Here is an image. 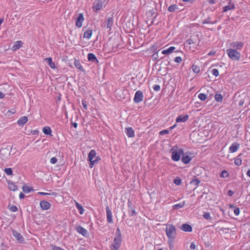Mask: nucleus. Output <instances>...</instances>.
<instances>
[{
  "label": "nucleus",
  "instance_id": "20",
  "mask_svg": "<svg viewBox=\"0 0 250 250\" xmlns=\"http://www.w3.org/2000/svg\"><path fill=\"white\" fill-rule=\"evenodd\" d=\"M7 183L8 185V188L10 190H12V191H16V190H18V187L15 184V183H14L9 180H7Z\"/></svg>",
  "mask_w": 250,
  "mask_h": 250
},
{
  "label": "nucleus",
  "instance_id": "53",
  "mask_svg": "<svg viewBox=\"0 0 250 250\" xmlns=\"http://www.w3.org/2000/svg\"><path fill=\"white\" fill-rule=\"evenodd\" d=\"M168 133H169V130H167V129L163 130L159 132V134L161 135H164L165 134H167Z\"/></svg>",
  "mask_w": 250,
  "mask_h": 250
},
{
  "label": "nucleus",
  "instance_id": "45",
  "mask_svg": "<svg viewBox=\"0 0 250 250\" xmlns=\"http://www.w3.org/2000/svg\"><path fill=\"white\" fill-rule=\"evenodd\" d=\"M201 182L199 179H194L191 182L190 184L194 186H198Z\"/></svg>",
  "mask_w": 250,
  "mask_h": 250
},
{
  "label": "nucleus",
  "instance_id": "19",
  "mask_svg": "<svg viewBox=\"0 0 250 250\" xmlns=\"http://www.w3.org/2000/svg\"><path fill=\"white\" fill-rule=\"evenodd\" d=\"M180 229L184 231L191 232L192 229L190 225L188 224H184L180 227Z\"/></svg>",
  "mask_w": 250,
  "mask_h": 250
},
{
  "label": "nucleus",
  "instance_id": "44",
  "mask_svg": "<svg viewBox=\"0 0 250 250\" xmlns=\"http://www.w3.org/2000/svg\"><path fill=\"white\" fill-rule=\"evenodd\" d=\"M8 208L9 210L13 212H16L18 211V208L15 205H9Z\"/></svg>",
  "mask_w": 250,
  "mask_h": 250
},
{
  "label": "nucleus",
  "instance_id": "30",
  "mask_svg": "<svg viewBox=\"0 0 250 250\" xmlns=\"http://www.w3.org/2000/svg\"><path fill=\"white\" fill-rule=\"evenodd\" d=\"M22 42L21 41H17L12 47L13 50H16L22 46Z\"/></svg>",
  "mask_w": 250,
  "mask_h": 250
},
{
  "label": "nucleus",
  "instance_id": "48",
  "mask_svg": "<svg viewBox=\"0 0 250 250\" xmlns=\"http://www.w3.org/2000/svg\"><path fill=\"white\" fill-rule=\"evenodd\" d=\"M198 98L200 100L204 101L207 99V96L204 93H200L198 95Z\"/></svg>",
  "mask_w": 250,
  "mask_h": 250
},
{
  "label": "nucleus",
  "instance_id": "56",
  "mask_svg": "<svg viewBox=\"0 0 250 250\" xmlns=\"http://www.w3.org/2000/svg\"><path fill=\"white\" fill-rule=\"evenodd\" d=\"M50 162L52 164H55L57 162V159L55 157H54L51 158Z\"/></svg>",
  "mask_w": 250,
  "mask_h": 250
},
{
  "label": "nucleus",
  "instance_id": "18",
  "mask_svg": "<svg viewBox=\"0 0 250 250\" xmlns=\"http://www.w3.org/2000/svg\"><path fill=\"white\" fill-rule=\"evenodd\" d=\"M40 206L42 209L47 210L50 208L51 204L47 201L42 200L40 202Z\"/></svg>",
  "mask_w": 250,
  "mask_h": 250
},
{
  "label": "nucleus",
  "instance_id": "1",
  "mask_svg": "<svg viewBox=\"0 0 250 250\" xmlns=\"http://www.w3.org/2000/svg\"><path fill=\"white\" fill-rule=\"evenodd\" d=\"M166 232L167 237L168 238V242H172L173 239L175 238L177 235L176 229L172 224H168L167 225Z\"/></svg>",
  "mask_w": 250,
  "mask_h": 250
},
{
  "label": "nucleus",
  "instance_id": "62",
  "mask_svg": "<svg viewBox=\"0 0 250 250\" xmlns=\"http://www.w3.org/2000/svg\"><path fill=\"white\" fill-rule=\"evenodd\" d=\"M233 194H234V192L233 191H232L231 190H229L228 191V196H231L233 195Z\"/></svg>",
  "mask_w": 250,
  "mask_h": 250
},
{
  "label": "nucleus",
  "instance_id": "14",
  "mask_svg": "<svg viewBox=\"0 0 250 250\" xmlns=\"http://www.w3.org/2000/svg\"><path fill=\"white\" fill-rule=\"evenodd\" d=\"M188 118L189 115L188 114L185 115H180L177 117L176 122L177 123L185 122L188 119Z\"/></svg>",
  "mask_w": 250,
  "mask_h": 250
},
{
  "label": "nucleus",
  "instance_id": "33",
  "mask_svg": "<svg viewBox=\"0 0 250 250\" xmlns=\"http://www.w3.org/2000/svg\"><path fill=\"white\" fill-rule=\"evenodd\" d=\"M92 34V30L88 29L87 31H85L83 34V38H86L87 39H89Z\"/></svg>",
  "mask_w": 250,
  "mask_h": 250
},
{
  "label": "nucleus",
  "instance_id": "11",
  "mask_svg": "<svg viewBox=\"0 0 250 250\" xmlns=\"http://www.w3.org/2000/svg\"><path fill=\"white\" fill-rule=\"evenodd\" d=\"M84 21V17L82 13H80L76 19V25L80 28L82 26V23Z\"/></svg>",
  "mask_w": 250,
  "mask_h": 250
},
{
  "label": "nucleus",
  "instance_id": "63",
  "mask_svg": "<svg viewBox=\"0 0 250 250\" xmlns=\"http://www.w3.org/2000/svg\"><path fill=\"white\" fill-rule=\"evenodd\" d=\"M244 104V100H242L241 99L239 102V103H238V105L239 106H242Z\"/></svg>",
  "mask_w": 250,
  "mask_h": 250
},
{
  "label": "nucleus",
  "instance_id": "22",
  "mask_svg": "<svg viewBox=\"0 0 250 250\" xmlns=\"http://www.w3.org/2000/svg\"><path fill=\"white\" fill-rule=\"evenodd\" d=\"M182 157L181 159V161H182V162L185 164H188L191 160L190 157L187 154H186L184 151L183 154H182Z\"/></svg>",
  "mask_w": 250,
  "mask_h": 250
},
{
  "label": "nucleus",
  "instance_id": "24",
  "mask_svg": "<svg viewBox=\"0 0 250 250\" xmlns=\"http://www.w3.org/2000/svg\"><path fill=\"white\" fill-rule=\"evenodd\" d=\"M44 61L49 65L52 69H55L56 68V65L54 62H52V58H47L44 59Z\"/></svg>",
  "mask_w": 250,
  "mask_h": 250
},
{
  "label": "nucleus",
  "instance_id": "27",
  "mask_svg": "<svg viewBox=\"0 0 250 250\" xmlns=\"http://www.w3.org/2000/svg\"><path fill=\"white\" fill-rule=\"evenodd\" d=\"M175 47L174 46H171L168 48L167 49L163 50L162 51V53L164 55H168L171 53H172L174 50L175 49Z\"/></svg>",
  "mask_w": 250,
  "mask_h": 250
},
{
  "label": "nucleus",
  "instance_id": "39",
  "mask_svg": "<svg viewBox=\"0 0 250 250\" xmlns=\"http://www.w3.org/2000/svg\"><path fill=\"white\" fill-rule=\"evenodd\" d=\"M229 173L226 170H223L222 171L220 174V176L222 178H228L229 177Z\"/></svg>",
  "mask_w": 250,
  "mask_h": 250
},
{
  "label": "nucleus",
  "instance_id": "2",
  "mask_svg": "<svg viewBox=\"0 0 250 250\" xmlns=\"http://www.w3.org/2000/svg\"><path fill=\"white\" fill-rule=\"evenodd\" d=\"M122 242V235L119 228H117L113 243L111 245L110 250H118Z\"/></svg>",
  "mask_w": 250,
  "mask_h": 250
},
{
  "label": "nucleus",
  "instance_id": "17",
  "mask_svg": "<svg viewBox=\"0 0 250 250\" xmlns=\"http://www.w3.org/2000/svg\"><path fill=\"white\" fill-rule=\"evenodd\" d=\"M128 36L131 37V39H130L129 38H128L127 43L129 44V45L127 46L126 48L129 50H131L132 48H134V39L130 35H128Z\"/></svg>",
  "mask_w": 250,
  "mask_h": 250
},
{
  "label": "nucleus",
  "instance_id": "60",
  "mask_svg": "<svg viewBox=\"0 0 250 250\" xmlns=\"http://www.w3.org/2000/svg\"><path fill=\"white\" fill-rule=\"evenodd\" d=\"M82 105H83V107L84 109H87V104H86V102L85 101H82Z\"/></svg>",
  "mask_w": 250,
  "mask_h": 250
},
{
  "label": "nucleus",
  "instance_id": "36",
  "mask_svg": "<svg viewBox=\"0 0 250 250\" xmlns=\"http://www.w3.org/2000/svg\"><path fill=\"white\" fill-rule=\"evenodd\" d=\"M179 8L176 4H173L170 5L168 8V11L170 12H174L176 10H178Z\"/></svg>",
  "mask_w": 250,
  "mask_h": 250
},
{
  "label": "nucleus",
  "instance_id": "64",
  "mask_svg": "<svg viewBox=\"0 0 250 250\" xmlns=\"http://www.w3.org/2000/svg\"><path fill=\"white\" fill-rule=\"evenodd\" d=\"M25 197V195L22 193L21 192L19 195V197L21 199L24 198Z\"/></svg>",
  "mask_w": 250,
  "mask_h": 250
},
{
  "label": "nucleus",
  "instance_id": "42",
  "mask_svg": "<svg viewBox=\"0 0 250 250\" xmlns=\"http://www.w3.org/2000/svg\"><path fill=\"white\" fill-rule=\"evenodd\" d=\"M192 69L195 73H198L200 71V67L194 64L192 66Z\"/></svg>",
  "mask_w": 250,
  "mask_h": 250
},
{
  "label": "nucleus",
  "instance_id": "54",
  "mask_svg": "<svg viewBox=\"0 0 250 250\" xmlns=\"http://www.w3.org/2000/svg\"><path fill=\"white\" fill-rule=\"evenodd\" d=\"M162 63L164 64L165 66H167L170 64V62L168 60V58H167L162 62Z\"/></svg>",
  "mask_w": 250,
  "mask_h": 250
},
{
  "label": "nucleus",
  "instance_id": "52",
  "mask_svg": "<svg viewBox=\"0 0 250 250\" xmlns=\"http://www.w3.org/2000/svg\"><path fill=\"white\" fill-rule=\"evenodd\" d=\"M89 161H90L89 167L91 168H92L94 165L97 163L95 159L94 160H91Z\"/></svg>",
  "mask_w": 250,
  "mask_h": 250
},
{
  "label": "nucleus",
  "instance_id": "10",
  "mask_svg": "<svg viewBox=\"0 0 250 250\" xmlns=\"http://www.w3.org/2000/svg\"><path fill=\"white\" fill-rule=\"evenodd\" d=\"M12 233L15 238L21 243H23L24 239L23 236L20 233L18 232L16 230H13Z\"/></svg>",
  "mask_w": 250,
  "mask_h": 250
},
{
  "label": "nucleus",
  "instance_id": "29",
  "mask_svg": "<svg viewBox=\"0 0 250 250\" xmlns=\"http://www.w3.org/2000/svg\"><path fill=\"white\" fill-rule=\"evenodd\" d=\"M106 23V27L108 29H111V27L113 24V19L112 17H109L107 21H105Z\"/></svg>",
  "mask_w": 250,
  "mask_h": 250
},
{
  "label": "nucleus",
  "instance_id": "25",
  "mask_svg": "<svg viewBox=\"0 0 250 250\" xmlns=\"http://www.w3.org/2000/svg\"><path fill=\"white\" fill-rule=\"evenodd\" d=\"M77 230L79 233H81L84 236H85L87 234V230L81 226H79L77 228Z\"/></svg>",
  "mask_w": 250,
  "mask_h": 250
},
{
  "label": "nucleus",
  "instance_id": "40",
  "mask_svg": "<svg viewBox=\"0 0 250 250\" xmlns=\"http://www.w3.org/2000/svg\"><path fill=\"white\" fill-rule=\"evenodd\" d=\"M214 98L215 100L218 102H221L223 100V96L221 94H216Z\"/></svg>",
  "mask_w": 250,
  "mask_h": 250
},
{
  "label": "nucleus",
  "instance_id": "9",
  "mask_svg": "<svg viewBox=\"0 0 250 250\" xmlns=\"http://www.w3.org/2000/svg\"><path fill=\"white\" fill-rule=\"evenodd\" d=\"M103 3L101 0H96L92 7L93 10L95 12H97L100 10L102 7Z\"/></svg>",
  "mask_w": 250,
  "mask_h": 250
},
{
  "label": "nucleus",
  "instance_id": "38",
  "mask_svg": "<svg viewBox=\"0 0 250 250\" xmlns=\"http://www.w3.org/2000/svg\"><path fill=\"white\" fill-rule=\"evenodd\" d=\"M76 208L79 210V213L81 214H83V213L84 209L81 204L76 203Z\"/></svg>",
  "mask_w": 250,
  "mask_h": 250
},
{
  "label": "nucleus",
  "instance_id": "57",
  "mask_svg": "<svg viewBox=\"0 0 250 250\" xmlns=\"http://www.w3.org/2000/svg\"><path fill=\"white\" fill-rule=\"evenodd\" d=\"M234 214L237 216L240 213V209L239 208H234Z\"/></svg>",
  "mask_w": 250,
  "mask_h": 250
},
{
  "label": "nucleus",
  "instance_id": "12",
  "mask_svg": "<svg viewBox=\"0 0 250 250\" xmlns=\"http://www.w3.org/2000/svg\"><path fill=\"white\" fill-rule=\"evenodd\" d=\"M244 44V43L241 42H233L230 44V46L236 49H241Z\"/></svg>",
  "mask_w": 250,
  "mask_h": 250
},
{
  "label": "nucleus",
  "instance_id": "59",
  "mask_svg": "<svg viewBox=\"0 0 250 250\" xmlns=\"http://www.w3.org/2000/svg\"><path fill=\"white\" fill-rule=\"evenodd\" d=\"M53 250H65L59 247H57V246H53Z\"/></svg>",
  "mask_w": 250,
  "mask_h": 250
},
{
  "label": "nucleus",
  "instance_id": "37",
  "mask_svg": "<svg viewBox=\"0 0 250 250\" xmlns=\"http://www.w3.org/2000/svg\"><path fill=\"white\" fill-rule=\"evenodd\" d=\"M22 190L25 193H29L31 191H34V189L32 188H30L27 186H23L22 187Z\"/></svg>",
  "mask_w": 250,
  "mask_h": 250
},
{
  "label": "nucleus",
  "instance_id": "61",
  "mask_svg": "<svg viewBox=\"0 0 250 250\" xmlns=\"http://www.w3.org/2000/svg\"><path fill=\"white\" fill-rule=\"evenodd\" d=\"M196 248V245L194 243H192L190 246V249L191 250H194Z\"/></svg>",
  "mask_w": 250,
  "mask_h": 250
},
{
  "label": "nucleus",
  "instance_id": "5",
  "mask_svg": "<svg viewBox=\"0 0 250 250\" xmlns=\"http://www.w3.org/2000/svg\"><path fill=\"white\" fill-rule=\"evenodd\" d=\"M183 154V149H179L178 150H174L172 151L171 159L174 161H178Z\"/></svg>",
  "mask_w": 250,
  "mask_h": 250
},
{
  "label": "nucleus",
  "instance_id": "6",
  "mask_svg": "<svg viewBox=\"0 0 250 250\" xmlns=\"http://www.w3.org/2000/svg\"><path fill=\"white\" fill-rule=\"evenodd\" d=\"M144 95L143 92L140 90H138L135 94L134 101L135 103H139L143 101Z\"/></svg>",
  "mask_w": 250,
  "mask_h": 250
},
{
  "label": "nucleus",
  "instance_id": "13",
  "mask_svg": "<svg viewBox=\"0 0 250 250\" xmlns=\"http://www.w3.org/2000/svg\"><path fill=\"white\" fill-rule=\"evenodd\" d=\"M128 211L131 212V216L135 215L136 214V212L135 211V208L134 207V204L130 201V200H128Z\"/></svg>",
  "mask_w": 250,
  "mask_h": 250
},
{
  "label": "nucleus",
  "instance_id": "43",
  "mask_svg": "<svg viewBox=\"0 0 250 250\" xmlns=\"http://www.w3.org/2000/svg\"><path fill=\"white\" fill-rule=\"evenodd\" d=\"M38 194L42 195H54L56 196L57 194V193L55 192H52L51 193H47L43 192H39Z\"/></svg>",
  "mask_w": 250,
  "mask_h": 250
},
{
  "label": "nucleus",
  "instance_id": "55",
  "mask_svg": "<svg viewBox=\"0 0 250 250\" xmlns=\"http://www.w3.org/2000/svg\"><path fill=\"white\" fill-rule=\"evenodd\" d=\"M182 60L181 57H176L174 59V62L177 63H180L182 62Z\"/></svg>",
  "mask_w": 250,
  "mask_h": 250
},
{
  "label": "nucleus",
  "instance_id": "28",
  "mask_svg": "<svg viewBox=\"0 0 250 250\" xmlns=\"http://www.w3.org/2000/svg\"><path fill=\"white\" fill-rule=\"evenodd\" d=\"M198 37V35L193 36L190 39L186 41V43L189 45L191 44H195L196 43V38Z\"/></svg>",
  "mask_w": 250,
  "mask_h": 250
},
{
  "label": "nucleus",
  "instance_id": "41",
  "mask_svg": "<svg viewBox=\"0 0 250 250\" xmlns=\"http://www.w3.org/2000/svg\"><path fill=\"white\" fill-rule=\"evenodd\" d=\"M203 217L207 220H210L211 219V217L210 215V213L208 212H204L203 214Z\"/></svg>",
  "mask_w": 250,
  "mask_h": 250
},
{
  "label": "nucleus",
  "instance_id": "26",
  "mask_svg": "<svg viewBox=\"0 0 250 250\" xmlns=\"http://www.w3.org/2000/svg\"><path fill=\"white\" fill-rule=\"evenodd\" d=\"M126 134L128 137H133L135 136L134 131L132 127H126Z\"/></svg>",
  "mask_w": 250,
  "mask_h": 250
},
{
  "label": "nucleus",
  "instance_id": "23",
  "mask_svg": "<svg viewBox=\"0 0 250 250\" xmlns=\"http://www.w3.org/2000/svg\"><path fill=\"white\" fill-rule=\"evenodd\" d=\"M28 121L26 116L21 117L17 121V124L19 126H23Z\"/></svg>",
  "mask_w": 250,
  "mask_h": 250
},
{
  "label": "nucleus",
  "instance_id": "34",
  "mask_svg": "<svg viewBox=\"0 0 250 250\" xmlns=\"http://www.w3.org/2000/svg\"><path fill=\"white\" fill-rule=\"evenodd\" d=\"M42 131L45 135H49L51 136H52V135L51 134V128L49 126H44L42 129Z\"/></svg>",
  "mask_w": 250,
  "mask_h": 250
},
{
  "label": "nucleus",
  "instance_id": "58",
  "mask_svg": "<svg viewBox=\"0 0 250 250\" xmlns=\"http://www.w3.org/2000/svg\"><path fill=\"white\" fill-rule=\"evenodd\" d=\"M160 89L161 87L159 85H154L153 86V89L156 91H160Z\"/></svg>",
  "mask_w": 250,
  "mask_h": 250
},
{
  "label": "nucleus",
  "instance_id": "4",
  "mask_svg": "<svg viewBox=\"0 0 250 250\" xmlns=\"http://www.w3.org/2000/svg\"><path fill=\"white\" fill-rule=\"evenodd\" d=\"M10 146H7L6 147H2L0 150V158L2 161H6L10 155Z\"/></svg>",
  "mask_w": 250,
  "mask_h": 250
},
{
  "label": "nucleus",
  "instance_id": "3",
  "mask_svg": "<svg viewBox=\"0 0 250 250\" xmlns=\"http://www.w3.org/2000/svg\"><path fill=\"white\" fill-rule=\"evenodd\" d=\"M229 57L233 61H238L240 59L241 54L233 49H228L226 50Z\"/></svg>",
  "mask_w": 250,
  "mask_h": 250
},
{
  "label": "nucleus",
  "instance_id": "46",
  "mask_svg": "<svg viewBox=\"0 0 250 250\" xmlns=\"http://www.w3.org/2000/svg\"><path fill=\"white\" fill-rule=\"evenodd\" d=\"M184 206V203H180L179 204H177L174 205L173 207L174 209H179L183 207Z\"/></svg>",
  "mask_w": 250,
  "mask_h": 250
},
{
  "label": "nucleus",
  "instance_id": "49",
  "mask_svg": "<svg viewBox=\"0 0 250 250\" xmlns=\"http://www.w3.org/2000/svg\"><path fill=\"white\" fill-rule=\"evenodd\" d=\"M203 24H214V22H212V21H210V18L208 17L203 21Z\"/></svg>",
  "mask_w": 250,
  "mask_h": 250
},
{
  "label": "nucleus",
  "instance_id": "51",
  "mask_svg": "<svg viewBox=\"0 0 250 250\" xmlns=\"http://www.w3.org/2000/svg\"><path fill=\"white\" fill-rule=\"evenodd\" d=\"M211 72H212V74L217 77L219 75V71H218V70L216 69V68H214L211 71Z\"/></svg>",
  "mask_w": 250,
  "mask_h": 250
},
{
  "label": "nucleus",
  "instance_id": "50",
  "mask_svg": "<svg viewBox=\"0 0 250 250\" xmlns=\"http://www.w3.org/2000/svg\"><path fill=\"white\" fill-rule=\"evenodd\" d=\"M174 183L177 186L180 185L182 183L181 179L176 178L174 180Z\"/></svg>",
  "mask_w": 250,
  "mask_h": 250
},
{
  "label": "nucleus",
  "instance_id": "21",
  "mask_svg": "<svg viewBox=\"0 0 250 250\" xmlns=\"http://www.w3.org/2000/svg\"><path fill=\"white\" fill-rule=\"evenodd\" d=\"M239 146H240V145L238 143L235 142V143H233L231 145V146L229 147V151L231 153H234L238 150Z\"/></svg>",
  "mask_w": 250,
  "mask_h": 250
},
{
  "label": "nucleus",
  "instance_id": "15",
  "mask_svg": "<svg viewBox=\"0 0 250 250\" xmlns=\"http://www.w3.org/2000/svg\"><path fill=\"white\" fill-rule=\"evenodd\" d=\"M87 59L89 62H92L95 63L96 64L99 62V61L97 60L95 54L92 53H88L87 55Z\"/></svg>",
  "mask_w": 250,
  "mask_h": 250
},
{
  "label": "nucleus",
  "instance_id": "7",
  "mask_svg": "<svg viewBox=\"0 0 250 250\" xmlns=\"http://www.w3.org/2000/svg\"><path fill=\"white\" fill-rule=\"evenodd\" d=\"M124 92V89H119L115 91V95L118 100L122 101L125 98V95Z\"/></svg>",
  "mask_w": 250,
  "mask_h": 250
},
{
  "label": "nucleus",
  "instance_id": "35",
  "mask_svg": "<svg viewBox=\"0 0 250 250\" xmlns=\"http://www.w3.org/2000/svg\"><path fill=\"white\" fill-rule=\"evenodd\" d=\"M242 154H240L236 158L234 159V164L237 166H240L242 164V160L241 156Z\"/></svg>",
  "mask_w": 250,
  "mask_h": 250
},
{
  "label": "nucleus",
  "instance_id": "47",
  "mask_svg": "<svg viewBox=\"0 0 250 250\" xmlns=\"http://www.w3.org/2000/svg\"><path fill=\"white\" fill-rule=\"evenodd\" d=\"M4 172L8 175H11L13 174V170L11 168H5L4 169Z\"/></svg>",
  "mask_w": 250,
  "mask_h": 250
},
{
  "label": "nucleus",
  "instance_id": "31",
  "mask_svg": "<svg viewBox=\"0 0 250 250\" xmlns=\"http://www.w3.org/2000/svg\"><path fill=\"white\" fill-rule=\"evenodd\" d=\"M96 152L95 150L94 149L91 150L88 155V158H87L88 161L93 160L94 159V158H95L96 157Z\"/></svg>",
  "mask_w": 250,
  "mask_h": 250
},
{
  "label": "nucleus",
  "instance_id": "8",
  "mask_svg": "<svg viewBox=\"0 0 250 250\" xmlns=\"http://www.w3.org/2000/svg\"><path fill=\"white\" fill-rule=\"evenodd\" d=\"M235 8V4L231 0H229L228 4L223 8V12H226L230 10H233Z\"/></svg>",
  "mask_w": 250,
  "mask_h": 250
},
{
  "label": "nucleus",
  "instance_id": "32",
  "mask_svg": "<svg viewBox=\"0 0 250 250\" xmlns=\"http://www.w3.org/2000/svg\"><path fill=\"white\" fill-rule=\"evenodd\" d=\"M74 64L77 68L80 69L82 72H84V70L79 60L75 59Z\"/></svg>",
  "mask_w": 250,
  "mask_h": 250
},
{
  "label": "nucleus",
  "instance_id": "16",
  "mask_svg": "<svg viewBox=\"0 0 250 250\" xmlns=\"http://www.w3.org/2000/svg\"><path fill=\"white\" fill-rule=\"evenodd\" d=\"M105 209L106 212L107 221L108 223H112L113 222L112 212L108 206L106 207Z\"/></svg>",
  "mask_w": 250,
  "mask_h": 250
}]
</instances>
